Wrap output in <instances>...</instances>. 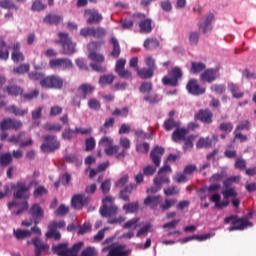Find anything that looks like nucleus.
Returning a JSON list of instances; mask_svg holds the SVG:
<instances>
[{
  "instance_id": "obj_58",
  "label": "nucleus",
  "mask_w": 256,
  "mask_h": 256,
  "mask_svg": "<svg viewBox=\"0 0 256 256\" xmlns=\"http://www.w3.org/2000/svg\"><path fill=\"white\" fill-rule=\"evenodd\" d=\"M70 212V208L68 206H66L65 204H61L60 206H58V208L55 210V215L57 217H63L67 214H69Z\"/></svg>"
},
{
  "instance_id": "obj_38",
  "label": "nucleus",
  "mask_w": 256,
  "mask_h": 256,
  "mask_svg": "<svg viewBox=\"0 0 256 256\" xmlns=\"http://www.w3.org/2000/svg\"><path fill=\"white\" fill-rule=\"evenodd\" d=\"M122 209L124 212H126V214H135L139 211V203L133 202L124 204Z\"/></svg>"
},
{
  "instance_id": "obj_55",
  "label": "nucleus",
  "mask_w": 256,
  "mask_h": 256,
  "mask_svg": "<svg viewBox=\"0 0 256 256\" xmlns=\"http://www.w3.org/2000/svg\"><path fill=\"white\" fill-rule=\"evenodd\" d=\"M130 113V109L128 107H123L122 109L116 108L113 110L112 115L116 117L127 118Z\"/></svg>"
},
{
  "instance_id": "obj_37",
  "label": "nucleus",
  "mask_w": 256,
  "mask_h": 256,
  "mask_svg": "<svg viewBox=\"0 0 256 256\" xmlns=\"http://www.w3.org/2000/svg\"><path fill=\"white\" fill-rule=\"evenodd\" d=\"M159 46H160V42L158 39H155V38L145 39L144 44H143V47L146 50H154V49L158 48Z\"/></svg>"
},
{
  "instance_id": "obj_50",
  "label": "nucleus",
  "mask_w": 256,
  "mask_h": 256,
  "mask_svg": "<svg viewBox=\"0 0 256 256\" xmlns=\"http://www.w3.org/2000/svg\"><path fill=\"white\" fill-rule=\"evenodd\" d=\"M107 34V31L105 30V28L103 27H93V34L92 37L96 38V39H101L104 38Z\"/></svg>"
},
{
  "instance_id": "obj_14",
  "label": "nucleus",
  "mask_w": 256,
  "mask_h": 256,
  "mask_svg": "<svg viewBox=\"0 0 256 256\" xmlns=\"http://www.w3.org/2000/svg\"><path fill=\"white\" fill-rule=\"evenodd\" d=\"M126 65V59H119L116 62L115 66V72L118 74V77L121 79H126V80H132V72L130 70L125 69Z\"/></svg>"
},
{
  "instance_id": "obj_8",
  "label": "nucleus",
  "mask_w": 256,
  "mask_h": 256,
  "mask_svg": "<svg viewBox=\"0 0 256 256\" xmlns=\"http://www.w3.org/2000/svg\"><path fill=\"white\" fill-rule=\"evenodd\" d=\"M102 253L108 251L106 256H130L132 249H126L125 244H111L102 248Z\"/></svg>"
},
{
  "instance_id": "obj_20",
  "label": "nucleus",
  "mask_w": 256,
  "mask_h": 256,
  "mask_svg": "<svg viewBox=\"0 0 256 256\" xmlns=\"http://www.w3.org/2000/svg\"><path fill=\"white\" fill-rule=\"evenodd\" d=\"M164 154H165V148L160 147V146H155L154 148H152V150L150 152V159L156 167L160 166L161 157H163Z\"/></svg>"
},
{
  "instance_id": "obj_61",
  "label": "nucleus",
  "mask_w": 256,
  "mask_h": 256,
  "mask_svg": "<svg viewBox=\"0 0 256 256\" xmlns=\"http://www.w3.org/2000/svg\"><path fill=\"white\" fill-rule=\"evenodd\" d=\"M30 71V64H21L16 68H13L15 74H27Z\"/></svg>"
},
{
  "instance_id": "obj_22",
  "label": "nucleus",
  "mask_w": 256,
  "mask_h": 256,
  "mask_svg": "<svg viewBox=\"0 0 256 256\" xmlns=\"http://www.w3.org/2000/svg\"><path fill=\"white\" fill-rule=\"evenodd\" d=\"M32 244H33V246L35 247V250H34V255H35V256H41V254H42L43 252L49 250V245L43 243L42 240L39 239L38 237H35V238L32 240Z\"/></svg>"
},
{
  "instance_id": "obj_5",
  "label": "nucleus",
  "mask_w": 256,
  "mask_h": 256,
  "mask_svg": "<svg viewBox=\"0 0 256 256\" xmlns=\"http://www.w3.org/2000/svg\"><path fill=\"white\" fill-rule=\"evenodd\" d=\"M232 222V226L229 227V232L244 230L247 227H253V223L248 221V218H238L237 215H230L224 218V224L228 225Z\"/></svg>"
},
{
  "instance_id": "obj_64",
  "label": "nucleus",
  "mask_w": 256,
  "mask_h": 256,
  "mask_svg": "<svg viewBox=\"0 0 256 256\" xmlns=\"http://www.w3.org/2000/svg\"><path fill=\"white\" fill-rule=\"evenodd\" d=\"M153 91V83L152 82H143L140 85L139 92L140 93H150Z\"/></svg>"
},
{
  "instance_id": "obj_27",
  "label": "nucleus",
  "mask_w": 256,
  "mask_h": 256,
  "mask_svg": "<svg viewBox=\"0 0 256 256\" xmlns=\"http://www.w3.org/2000/svg\"><path fill=\"white\" fill-rule=\"evenodd\" d=\"M61 22H63V16H59V15L52 14V13H49L48 15H46L43 18L44 24L58 26Z\"/></svg>"
},
{
  "instance_id": "obj_36",
  "label": "nucleus",
  "mask_w": 256,
  "mask_h": 256,
  "mask_svg": "<svg viewBox=\"0 0 256 256\" xmlns=\"http://www.w3.org/2000/svg\"><path fill=\"white\" fill-rule=\"evenodd\" d=\"M110 43L112 44V52H111V56L113 58H119L120 54H121V48H120V44H119V40H117L115 37H112L110 40Z\"/></svg>"
},
{
  "instance_id": "obj_42",
  "label": "nucleus",
  "mask_w": 256,
  "mask_h": 256,
  "mask_svg": "<svg viewBox=\"0 0 256 256\" xmlns=\"http://www.w3.org/2000/svg\"><path fill=\"white\" fill-rule=\"evenodd\" d=\"M11 163H13V156L10 152L2 153L0 155V165L2 167L9 166Z\"/></svg>"
},
{
  "instance_id": "obj_40",
  "label": "nucleus",
  "mask_w": 256,
  "mask_h": 256,
  "mask_svg": "<svg viewBox=\"0 0 256 256\" xmlns=\"http://www.w3.org/2000/svg\"><path fill=\"white\" fill-rule=\"evenodd\" d=\"M116 77L113 74L100 76L99 84L101 87H105L114 83Z\"/></svg>"
},
{
  "instance_id": "obj_62",
  "label": "nucleus",
  "mask_w": 256,
  "mask_h": 256,
  "mask_svg": "<svg viewBox=\"0 0 256 256\" xmlns=\"http://www.w3.org/2000/svg\"><path fill=\"white\" fill-rule=\"evenodd\" d=\"M219 131L224 133H231L233 131L232 122H222L218 127Z\"/></svg>"
},
{
  "instance_id": "obj_34",
  "label": "nucleus",
  "mask_w": 256,
  "mask_h": 256,
  "mask_svg": "<svg viewBox=\"0 0 256 256\" xmlns=\"http://www.w3.org/2000/svg\"><path fill=\"white\" fill-rule=\"evenodd\" d=\"M114 125H115V118L110 117V118L105 120L104 125L100 126L99 132L106 135V134L109 133V129L113 128Z\"/></svg>"
},
{
  "instance_id": "obj_1",
  "label": "nucleus",
  "mask_w": 256,
  "mask_h": 256,
  "mask_svg": "<svg viewBox=\"0 0 256 256\" xmlns=\"http://www.w3.org/2000/svg\"><path fill=\"white\" fill-rule=\"evenodd\" d=\"M30 190L31 186L26 184V182L18 181L16 184L12 185L13 198L24 201L22 207L16 212H13L15 215H21L24 211L28 210L27 200L31 197Z\"/></svg>"
},
{
  "instance_id": "obj_6",
  "label": "nucleus",
  "mask_w": 256,
  "mask_h": 256,
  "mask_svg": "<svg viewBox=\"0 0 256 256\" xmlns=\"http://www.w3.org/2000/svg\"><path fill=\"white\" fill-rule=\"evenodd\" d=\"M41 88L47 90H62L64 87V79L61 76L51 74L45 76L43 80L39 83Z\"/></svg>"
},
{
  "instance_id": "obj_44",
  "label": "nucleus",
  "mask_w": 256,
  "mask_h": 256,
  "mask_svg": "<svg viewBox=\"0 0 256 256\" xmlns=\"http://www.w3.org/2000/svg\"><path fill=\"white\" fill-rule=\"evenodd\" d=\"M228 89L230 91V93H232V96L235 99H240L242 97H244V93L243 92H239V87L233 83H229L228 84Z\"/></svg>"
},
{
  "instance_id": "obj_53",
  "label": "nucleus",
  "mask_w": 256,
  "mask_h": 256,
  "mask_svg": "<svg viewBox=\"0 0 256 256\" xmlns=\"http://www.w3.org/2000/svg\"><path fill=\"white\" fill-rule=\"evenodd\" d=\"M141 220L139 217H135L133 219H130L123 225V229H137L138 228V223Z\"/></svg>"
},
{
  "instance_id": "obj_16",
  "label": "nucleus",
  "mask_w": 256,
  "mask_h": 256,
  "mask_svg": "<svg viewBox=\"0 0 256 256\" xmlns=\"http://www.w3.org/2000/svg\"><path fill=\"white\" fill-rule=\"evenodd\" d=\"M22 127H23L22 122L18 121L16 119L6 118V119L0 121V130L1 131H7V130L18 131Z\"/></svg>"
},
{
  "instance_id": "obj_23",
  "label": "nucleus",
  "mask_w": 256,
  "mask_h": 256,
  "mask_svg": "<svg viewBox=\"0 0 256 256\" xmlns=\"http://www.w3.org/2000/svg\"><path fill=\"white\" fill-rule=\"evenodd\" d=\"M78 94L80 97H82L83 100H86L88 96H91L94 91L95 87L92 84H82L77 89Z\"/></svg>"
},
{
  "instance_id": "obj_2",
  "label": "nucleus",
  "mask_w": 256,
  "mask_h": 256,
  "mask_svg": "<svg viewBox=\"0 0 256 256\" xmlns=\"http://www.w3.org/2000/svg\"><path fill=\"white\" fill-rule=\"evenodd\" d=\"M85 244L83 242H78L73 244L72 248H69V244L62 243L52 246V252L57 256H77L78 252L81 251Z\"/></svg>"
},
{
  "instance_id": "obj_35",
  "label": "nucleus",
  "mask_w": 256,
  "mask_h": 256,
  "mask_svg": "<svg viewBox=\"0 0 256 256\" xmlns=\"http://www.w3.org/2000/svg\"><path fill=\"white\" fill-rule=\"evenodd\" d=\"M160 196H148L144 199V205L150 206L152 210H155L159 206Z\"/></svg>"
},
{
  "instance_id": "obj_7",
  "label": "nucleus",
  "mask_w": 256,
  "mask_h": 256,
  "mask_svg": "<svg viewBox=\"0 0 256 256\" xmlns=\"http://www.w3.org/2000/svg\"><path fill=\"white\" fill-rule=\"evenodd\" d=\"M168 75L162 78V84L169 87H177L178 81L183 77V72L180 67L176 66L171 71H168Z\"/></svg>"
},
{
  "instance_id": "obj_47",
  "label": "nucleus",
  "mask_w": 256,
  "mask_h": 256,
  "mask_svg": "<svg viewBox=\"0 0 256 256\" xmlns=\"http://www.w3.org/2000/svg\"><path fill=\"white\" fill-rule=\"evenodd\" d=\"M78 256V255H77ZM79 256H99L98 249L93 246L86 247Z\"/></svg>"
},
{
  "instance_id": "obj_56",
  "label": "nucleus",
  "mask_w": 256,
  "mask_h": 256,
  "mask_svg": "<svg viewBox=\"0 0 256 256\" xmlns=\"http://www.w3.org/2000/svg\"><path fill=\"white\" fill-rule=\"evenodd\" d=\"M44 129L48 132H56L59 133L60 131L63 130V126L60 124H51V123H46L44 125Z\"/></svg>"
},
{
  "instance_id": "obj_24",
  "label": "nucleus",
  "mask_w": 256,
  "mask_h": 256,
  "mask_svg": "<svg viewBox=\"0 0 256 256\" xmlns=\"http://www.w3.org/2000/svg\"><path fill=\"white\" fill-rule=\"evenodd\" d=\"M137 184H128L119 192V199L122 201L130 202V195L136 190Z\"/></svg>"
},
{
  "instance_id": "obj_43",
  "label": "nucleus",
  "mask_w": 256,
  "mask_h": 256,
  "mask_svg": "<svg viewBox=\"0 0 256 256\" xmlns=\"http://www.w3.org/2000/svg\"><path fill=\"white\" fill-rule=\"evenodd\" d=\"M13 235L16 237L18 240H25L26 238L31 237V231L30 230H13Z\"/></svg>"
},
{
  "instance_id": "obj_54",
  "label": "nucleus",
  "mask_w": 256,
  "mask_h": 256,
  "mask_svg": "<svg viewBox=\"0 0 256 256\" xmlns=\"http://www.w3.org/2000/svg\"><path fill=\"white\" fill-rule=\"evenodd\" d=\"M76 134V129L72 130L70 127H68L65 130H63L62 139L66 141H71Z\"/></svg>"
},
{
  "instance_id": "obj_39",
  "label": "nucleus",
  "mask_w": 256,
  "mask_h": 256,
  "mask_svg": "<svg viewBox=\"0 0 256 256\" xmlns=\"http://www.w3.org/2000/svg\"><path fill=\"white\" fill-rule=\"evenodd\" d=\"M206 69V65L203 62H191L190 73L200 74Z\"/></svg>"
},
{
  "instance_id": "obj_57",
  "label": "nucleus",
  "mask_w": 256,
  "mask_h": 256,
  "mask_svg": "<svg viewBox=\"0 0 256 256\" xmlns=\"http://www.w3.org/2000/svg\"><path fill=\"white\" fill-rule=\"evenodd\" d=\"M48 194V189L43 185H39L34 189L33 196L34 198L43 197Z\"/></svg>"
},
{
  "instance_id": "obj_60",
  "label": "nucleus",
  "mask_w": 256,
  "mask_h": 256,
  "mask_svg": "<svg viewBox=\"0 0 256 256\" xmlns=\"http://www.w3.org/2000/svg\"><path fill=\"white\" fill-rule=\"evenodd\" d=\"M88 107L90 110L99 111L101 108V103L97 98H90L88 101Z\"/></svg>"
},
{
  "instance_id": "obj_33",
  "label": "nucleus",
  "mask_w": 256,
  "mask_h": 256,
  "mask_svg": "<svg viewBox=\"0 0 256 256\" xmlns=\"http://www.w3.org/2000/svg\"><path fill=\"white\" fill-rule=\"evenodd\" d=\"M181 127V122L180 121H175L173 118H168L165 122H163V128L167 132H170L172 129H180Z\"/></svg>"
},
{
  "instance_id": "obj_11",
  "label": "nucleus",
  "mask_w": 256,
  "mask_h": 256,
  "mask_svg": "<svg viewBox=\"0 0 256 256\" xmlns=\"http://www.w3.org/2000/svg\"><path fill=\"white\" fill-rule=\"evenodd\" d=\"M49 67L52 70L60 69V70H69L73 68V63L69 58L60 57L54 58L49 61Z\"/></svg>"
},
{
  "instance_id": "obj_49",
  "label": "nucleus",
  "mask_w": 256,
  "mask_h": 256,
  "mask_svg": "<svg viewBox=\"0 0 256 256\" xmlns=\"http://www.w3.org/2000/svg\"><path fill=\"white\" fill-rule=\"evenodd\" d=\"M45 74L43 72H39L37 70L29 72L28 74V78L32 81H39V83H41V81L45 78Z\"/></svg>"
},
{
  "instance_id": "obj_28",
  "label": "nucleus",
  "mask_w": 256,
  "mask_h": 256,
  "mask_svg": "<svg viewBox=\"0 0 256 256\" xmlns=\"http://www.w3.org/2000/svg\"><path fill=\"white\" fill-rule=\"evenodd\" d=\"M3 92L13 97H19L23 94V89L15 84H10L3 89Z\"/></svg>"
},
{
  "instance_id": "obj_25",
  "label": "nucleus",
  "mask_w": 256,
  "mask_h": 256,
  "mask_svg": "<svg viewBox=\"0 0 256 256\" xmlns=\"http://www.w3.org/2000/svg\"><path fill=\"white\" fill-rule=\"evenodd\" d=\"M189 133V130L186 128H177L172 133V140L174 143H178L180 141L186 140V136Z\"/></svg>"
},
{
  "instance_id": "obj_17",
  "label": "nucleus",
  "mask_w": 256,
  "mask_h": 256,
  "mask_svg": "<svg viewBox=\"0 0 256 256\" xmlns=\"http://www.w3.org/2000/svg\"><path fill=\"white\" fill-rule=\"evenodd\" d=\"M186 91H188L189 94L197 97V96L204 95L206 92V89L199 85L197 79H191L188 81V84H186Z\"/></svg>"
},
{
  "instance_id": "obj_15",
  "label": "nucleus",
  "mask_w": 256,
  "mask_h": 256,
  "mask_svg": "<svg viewBox=\"0 0 256 256\" xmlns=\"http://www.w3.org/2000/svg\"><path fill=\"white\" fill-rule=\"evenodd\" d=\"M84 18L86 19V24H99L103 21V15L96 9H86L84 10Z\"/></svg>"
},
{
  "instance_id": "obj_19",
  "label": "nucleus",
  "mask_w": 256,
  "mask_h": 256,
  "mask_svg": "<svg viewBox=\"0 0 256 256\" xmlns=\"http://www.w3.org/2000/svg\"><path fill=\"white\" fill-rule=\"evenodd\" d=\"M214 114L208 108L200 109L198 113L194 115L195 120L200 121L202 124H213Z\"/></svg>"
},
{
  "instance_id": "obj_46",
  "label": "nucleus",
  "mask_w": 256,
  "mask_h": 256,
  "mask_svg": "<svg viewBox=\"0 0 256 256\" xmlns=\"http://www.w3.org/2000/svg\"><path fill=\"white\" fill-rule=\"evenodd\" d=\"M196 138H197L196 135L191 134L188 137H186V139L183 140L184 141V146H183L184 151H189L193 148V146H194L193 142Z\"/></svg>"
},
{
  "instance_id": "obj_51",
  "label": "nucleus",
  "mask_w": 256,
  "mask_h": 256,
  "mask_svg": "<svg viewBox=\"0 0 256 256\" xmlns=\"http://www.w3.org/2000/svg\"><path fill=\"white\" fill-rule=\"evenodd\" d=\"M34 12H41L47 9V4H44L41 0H35L31 7Z\"/></svg>"
},
{
  "instance_id": "obj_63",
  "label": "nucleus",
  "mask_w": 256,
  "mask_h": 256,
  "mask_svg": "<svg viewBox=\"0 0 256 256\" xmlns=\"http://www.w3.org/2000/svg\"><path fill=\"white\" fill-rule=\"evenodd\" d=\"M143 99L151 105L158 104L159 101H161V98L159 97L158 94H150L145 96Z\"/></svg>"
},
{
  "instance_id": "obj_29",
  "label": "nucleus",
  "mask_w": 256,
  "mask_h": 256,
  "mask_svg": "<svg viewBox=\"0 0 256 256\" xmlns=\"http://www.w3.org/2000/svg\"><path fill=\"white\" fill-rule=\"evenodd\" d=\"M153 21L148 18L141 20L139 23V31L141 34H149L151 31H153V26H152Z\"/></svg>"
},
{
  "instance_id": "obj_48",
  "label": "nucleus",
  "mask_w": 256,
  "mask_h": 256,
  "mask_svg": "<svg viewBox=\"0 0 256 256\" xmlns=\"http://www.w3.org/2000/svg\"><path fill=\"white\" fill-rule=\"evenodd\" d=\"M213 146V140H211L209 137L206 138H200L198 143H196V147L201 148H208Z\"/></svg>"
},
{
  "instance_id": "obj_32",
  "label": "nucleus",
  "mask_w": 256,
  "mask_h": 256,
  "mask_svg": "<svg viewBox=\"0 0 256 256\" xmlns=\"http://www.w3.org/2000/svg\"><path fill=\"white\" fill-rule=\"evenodd\" d=\"M154 70L155 69H151V68H141L139 69V67L135 68V72L136 74H138L140 79H151L154 76Z\"/></svg>"
},
{
  "instance_id": "obj_59",
  "label": "nucleus",
  "mask_w": 256,
  "mask_h": 256,
  "mask_svg": "<svg viewBox=\"0 0 256 256\" xmlns=\"http://www.w3.org/2000/svg\"><path fill=\"white\" fill-rule=\"evenodd\" d=\"M165 196L171 197L180 194V188L177 186H169L167 189H163Z\"/></svg>"
},
{
  "instance_id": "obj_45",
  "label": "nucleus",
  "mask_w": 256,
  "mask_h": 256,
  "mask_svg": "<svg viewBox=\"0 0 256 256\" xmlns=\"http://www.w3.org/2000/svg\"><path fill=\"white\" fill-rule=\"evenodd\" d=\"M0 8L5 10L14 9L15 11L19 10V7L12 0H0Z\"/></svg>"
},
{
  "instance_id": "obj_30",
  "label": "nucleus",
  "mask_w": 256,
  "mask_h": 256,
  "mask_svg": "<svg viewBox=\"0 0 256 256\" xmlns=\"http://www.w3.org/2000/svg\"><path fill=\"white\" fill-rule=\"evenodd\" d=\"M200 79L202 82L213 83L216 80V70L212 68L205 70Z\"/></svg>"
},
{
  "instance_id": "obj_41",
  "label": "nucleus",
  "mask_w": 256,
  "mask_h": 256,
  "mask_svg": "<svg viewBox=\"0 0 256 256\" xmlns=\"http://www.w3.org/2000/svg\"><path fill=\"white\" fill-rule=\"evenodd\" d=\"M6 111L12 112L13 115L18 116V117H23L28 114V109L21 110L20 108L16 107L15 105L6 107Z\"/></svg>"
},
{
  "instance_id": "obj_10",
  "label": "nucleus",
  "mask_w": 256,
  "mask_h": 256,
  "mask_svg": "<svg viewBox=\"0 0 256 256\" xmlns=\"http://www.w3.org/2000/svg\"><path fill=\"white\" fill-rule=\"evenodd\" d=\"M99 146L106 147L104 149L106 156H114L120 149V146L114 145V140L107 136H104L99 140Z\"/></svg>"
},
{
  "instance_id": "obj_4",
  "label": "nucleus",
  "mask_w": 256,
  "mask_h": 256,
  "mask_svg": "<svg viewBox=\"0 0 256 256\" xmlns=\"http://www.w3.org/2000/svg\"><path fill=\"white\" fill-rule=\"evenodd\" d=\"M55 42L61 45L63 55H73L76 53V43L72 41L68 33H58V40Z\"/></svg>"
},
{
  "instance_id": "obj_52",
  "label": "nucleus",
  "mask_w": 256,
  "mask_h": 256,
  "mask_svg": "<svg viewBox=\"0 0 256 256\" xmlns=\"http://www.w3.org/2000/svg\"><path fill=\"white\" fill-rule=\"evenodd\" d=\"M66 227L65 221H50L48 229L52 231H57V229H64Z\"/></svg>"
},
{
  "instance_id": "obj_13",
  "label": "nucleus",
  "mask_w": 256,
  "mask_h": 256,
  "mask_svg": "<svg viewBox=\"0 0 256 256\" xmlns=\"http://www.w3.org/2000/svg\"><path fill=\"white\" fill-rule=\"evenodd\" d=\"M101 42H91L90 44H88V58L90 61H93L94 63H104L105 61V57L104 55L95 52V50L98 49V47H100Z\"/></svg>"
},
{
  "instance_id": "obj_21",
  "label": "nucleus",
  "mask_w": 256,
  "mask_h": 256,
  "mask_svg": "<svg viewBox=\"0 0 256 256\" xmlns=\"http://www.w3.org/2000/svg\"><path fill=\"white\" fill-rule=\"evenodd\" d=\"M215 19V16L213 13H208L205 17L204 22H199L198 26L199 29L202 31V33L206 34L211 32V30H213V25H211V23H213Z\"/></svg>"
},
{
  "instance_id": "obj_31",
  "label": "nucleus",
  "mask_w": 256,
  "mask_h": 256,
  "mask_svg": "<svg viewBox=\"0 0 256 256\" xmlns=\"http://www.w3.org/2000/svg\"><path fill=\"white\" fill-rule=\"evenodd\" d=\"M164 184H170V176L167 174H159L154 178V185L158 187V189L163 188Z\"/></svg>"
},
{
  "instance_id": "obj_18",
  "label": "nucleus",
  "mask_w": 256,
  "mask_h": 256,
  "mask_svg": "<svg viewBox=\"0 0 256 256\" xmlns=\"http://www.w3.org/2000/svg\"><path fill=\"white\" fill-rule=\"evenodd\" d=\"M28 214L32 217L34 225H39L41 220L44 218V210L38 203H35L30 207Z\"/></svg>"
},
{
  "instance_id": "obj_3",
  "label": "nucleus",
  "mask_w": 256,
  "mask_h": 256,
  "mask_svg": "<svg viewBox=\"0 0 256 256\" xmlns=\"http://www.w3.org/2000/svg\"><path fill=\"white\" fill-rule=\"evenodd\" d=\"M99 212L103 218H111L117 215L119 208L114 204L113 196H106L102 199V206L100 207Z\"/></svg>"
},
{
  "instance_id": "obj_9",
  "label": "nucleus",
  "mask_w": 256,
  "mask_h": 256,
  "mask_svg": "<svg viewBox=\"0 0 256 256\" xmlns=\"http://www.w3.org/2000/svg\"><path fill=\"white\" fill-rule=\"evenodd\" d=\"M43 141V144H41V151L53 153L60 148V142L54 135H44Z\"/></svg>"
},
{
  "instance_id": "obj_12",
  "label": "nucleus",
  "mask_w": 256,
  "mask_h": 256,
  "mask_svg": "<svg viewBox=\"0 0 256 256\" xmlns=\"http://www.w3.org/2000/svg\"><path fill=\"white\" fill-rule=\"evenodd\" d=\"M91 202V197L85 194H76L71 198V207L76 211H81Z\"/></svg>"
},
{
  "instance_id": "obj_26",
  "label": "nucleus",
  "mask_w": 256,
  "mask_h": 256,
  "mask_svg": "<svg viewBox=\"0 0 256 256\" xmlns=\"http://www.w3.org/2000/svg\"><path fill=\"white\" fill-rule=\"evenodd\" d=\"M213 236H214V234H203V235L194 234V235L185 237L182 240H179V243L186 244V243L191 242L193 240H196V241H199V242H203V241H205L207 239H210Z\"/></svg>"
}]
</instances>
